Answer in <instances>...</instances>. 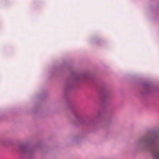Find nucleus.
<instances>
[{
	"instance_id": "1",
	"label": "nucleus",
	"mask_w": 159,
	"mask_h": 159,
	"mask_svg": "<svg viewBox=\"0 0 159 159\" xmlns=\"http://www.w3.org/2000/svg\"><path fill=\"white\" fill-rule=\"evenodd\" d=\"M153 154L155 159H159V149L156 148L153 152Z\"/></svg>"
}]
</instances>
